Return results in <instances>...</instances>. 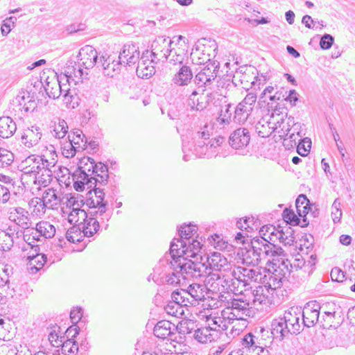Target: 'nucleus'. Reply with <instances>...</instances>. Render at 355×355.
I'll return each mask as SVG.
<instances>
[{
    "label": "nucleus",
    "mask_w": 355,
    "mask_h": 355,
    "mask_svg": "<svg viewBox=\"0 0 355 355\" xmlns=\"http://www.w3.org/2000/svg\"><path fill=\"white\" fill-rule=\"evenodd\" d=\"M302 309L292 306L286 310L283 317L275 320L272 324L271 334L274 337L283 338L288 334L300 333L302 327Z\"/></svg>",
    "instance_id": "nucleus-1"
},
{
    "label": "nucleus",
    "mask_w": 355,
    "mask_h": 355,
    "mask_svg": "<svg viewBox=\"0 0 355 355\" xmlns=\"http://www.w3.org/2000/svg\"><path fill=\"white\" fill-rule=\"evenodd\" d=\"M247 294L236 295L227 302L225 308L221 311V315L229 321L243 320L250 316L252 309Z\"/></svg>",
    "instance_id": "nucleus-2"
},
{
    "label": "nucleus",
    "mask_w": 355,
    "mask_h": 355,
    "mask_svg": "<svg viewBox=\"0 0 355 355\" xmlns=\"http://www.w3.org/2000/svg\"><path fill=\"white\" fill-rule=\"evenodd\" d=\"M277 255L272 259H268V270L272 273L270 277V282L272 284L274 288H279L282 282L289 275L292 266L288 259H284Z\"/></svg>",
    "instance_id": "nucleus-3"
},
{
    "label": "nucleus",
    "mask_w": 355,
    "mask_h": 355,
    "mask_svg": "<svg viewBox=\"0 0 355 355\" xmlns=\"http://www.w3.org/2000/svg\"><path fill=\"white\" fill-rule=\"evenodd\" d=\"M209 137L210 134L207 130V125H205L203 128H200V130L197 131L192 135L191 141L183 140L182 151L184 153L183 159L185 161L188 160L186 153L187 152L193 150L191 148L192 147L193 148V151L196 155H201L206 154V146L207 144L206 141L209 139Z\"/></svg>",
    "instance_id": "nucleus-4"
},
{
    "label": "nucleus",
    "mask_w": 355,
    "mask_h": 355,
    "mask_svg": "<svg viewBox=\"0 0 355 355\" xmlns=\"http://www.w3.org/2000/svg\"><path fill=\"white\" fill-rule=\"evenodd\" d=\"M88 194L92 195L85 200L86 205L92 210L89 212L92 216L99 215L105 216V219L108 221L110 216L106 214L107 203L104 200L105 193L103 189L93 187L89 189Z\"/></svg>",
    "instance_id": "nucleus-5"
},
{
    "label": "nucleus",
    "mask_w": 355,
    "mask_h": 355,
    "mask_svg": "<svg viewBox=\"0 0 355 355\" xmlns=\"http://www.w3.org/2000/svg\"><path fill=\"white\" fill-rule=\"evenodd\" d=\"M251 245L257 255H260L261 262L264 261L268 265L270 263L268 262L270 258H275L284 252L281 248L277 247L263 236L254 238L251 240Z\"/></svg>",
    "instance_id": "nucleus-6"
},
{
    "label": "nucleus",
    "mask_w": 355,
    "mask_h": 355,
    "mask_svg": "<svg viewBox=\"0 0 355 355\" xmlns=\"http://www.w3.org/2000/svg\"><path fill=\"white\" fill-rule=\"evenodd\" d=\"M208 272L202 282L207 287L209 293H220L229 289L232 291L230 286L232 280L221 276L218 272L209 270Z\"/></svg>",
    "instance_id": "nucleus-7"
},
{
    "label": "nucleus",
    "mask_w": 355,
    "mask_h": 355,
    "mask_svg": "<svg viewBox=\"0 0 355 355\" xmlns=\"http://www.w3.org/2000/svg\"><path fill=\"white\" fill-rule=\"evenodd\" d=\"M182 261L183 262L179 263L178 267L180 268V271L185 274V279L191 277L202 282L207 274H209L208 271L210 268L206 263L187 261L186 259H182Z\"/></svg>",
    "instance_id": "nucleus-8"
},
{
    "label": "nucleus",
    "mask_w": 355,
    "mask_h": 355,
    "mask_svg": "<svg viewBox=\"0 0 355 355\" xmlns=\"http://www.w3.org/2000/svg\"><path fill=\"white\" fill-rule=\"evenodd\" d=\"M216 68L214 64H209L196 75L194 82L199 90L202 89V92H204L207 88L214 89L213 83L217 77Z\"/></svg>",
    "instance_id": "nucleus-9"
},
{
    "label": "nucleus",
    "mask_w": 355,
    "mask_h": 355,
    "mask_svg": "<svg viewBox=\"0 0 355 355\" xmlns=\"http://www.w3.org/2000/svg\"><path fill=\"white\" fill-rule=\"evenodd\" d=\"M173 42L168 37L159 36L151 44V51L149 52L153 58V61L168 60V52Z\"/></svg>",
    "instance_id": "nucleus-10"
},
{
    "label": "nucleus",
    "mask_w": 355,
    "mask_h": 355,
    "mask_svg": "<svg viewBox=\"0 0 355 355\" xmlns=\"http://www.w3.org/2000/svg\"><path fill=\"white\" fill-rule=\"evenodd\" d=\"M324 309L316 301L309 302L302 311V324L306 327H313L320 321V310Z\"/></svg>",
    "instance_id": "nucleus-11"
},
{
    "label": "nucleus",
    "mask_w": 355,
    "mask_h": 355,
    "mask_svg": "<svg viewBox=\"0 0 355 355\" xmlns=\"http://www.w3.org/2000/svg\"><path fill=\"white\" fill-rule=\"evenodd\" d=\"M139 58V46L134 43L125 44L119 55V62L129 67L135 66Z\"/></svg>",
    "instance_id": "nucleus-12"
},
{
    "label": "nucleus",
    "mask_w": 355,
    "mask_h": 355,
    "mask_svg": "<svg viewBox=\"0 0 355 355\" xmlns=\"http://www.w3.org/2000/svg\"><path fill=\"white\" fill-rule=\"evenodd\" d=\"M272 284L269 282V286L263 285L256 287L248 295V298L252 307L259 309V306L266 304L269 302L270 290H272L271 286ZM273 289H275L273 288Z\"/></svg>",
    "instance_id": "nucleus-13"
},
{
    "label": "nucleus",
    "mask_w": 355,
    "mask_h": 355,
    "mask_svg": "<svg viewBox=\"0 0 355 355\" xmlns=\"http://www.w3.org/2000/svg\"><path fill=\"white\" fill-rule=\"evenodd\" d=\"M241 343L243 349L246 352L252 353V355L268 353V350L265 349L266 345L252 333L245 335Z\"/></svg>",
    "instance_id": "nucleus-14"
},
{
    "label": "nucleus",
    "mask_w": 355,
    "mask_h": 355,
    "mask_svg": "<svg viewBox=\"0 0 355 355\" xmlns=\"http://www.w3.org/2000/svg\"><path fill=\"white\" fill-rule=\"evenodd\" d=\"M148 54V51H146V53H143L140 60L137 63L136 72L139 78H148L155 73V68L153 64L157 62V60L153 61V58L149 60Z\"/></svg>",
    "instance_id": "nucleus-15"
},
{
    "label": "nucleus",
    "mask_w": 355,
    "mask_h": 355,
    "mask_svg": "<svg viewBox=\"0 0 355 355\" xmlns=\"http://www.w3.org/2000/svg\"><path fill=\"white\" fill-rule=\"evenodd\" d=\"M79 65L85 69L93 68L97 62L98 53L92 46L87 45L79 51Z\"/></svg>",
    "instance_id": "nucleus-16"
},
{
    "label": "nucleus",
    "mask_w": 355,
    "mask_h": 355,
    "mask_svg": "<svg viewBox=\"0 0 355 355\" xmlns=\"http://www.w3.org/2000/svg\"><path fill=\"white\" fill-rule=\"evenodd\" d=\"M8 218L23 229H28L31 224L29 213L22 207L11 208Z\"/></svg>",
    "instance_id": "nucleus-17"
},
{
    "label": "nucleus",
    "mask_w": 355,
    "mask_h": 355,
    "mask_svg": "<svg viewBox=\"0 0 355 355\" xmlns=\"http://www.w3.org/2000/svg\"><path fill=\"white\" fill-rule=\"evenodd\" d=\"M250 140L249 130L245 128H240L234 130L230 137V144L235 149L247 146Z\"/></svg>",
    "instance_id": "nucleus-18"
},
{
    "label": "nucleus",
    "mask_w": 355,
    "mask_h": 355,
    "mask_svg": "<svg viewBox=\"0 0 355 355\" xmlns=\"http://www.w3.org/2000/svg\"><path fill=\"white\" fill-rule=\"evenodd\" d=\"M188 295L190 297L189 304L195 305L199 301L204 300L207 296L209 297L207 287L203 285L202 282L192 283L187 289Z\"/></svg>",
    "instance_id": "nucleus-19"
},
{
    "label": "nucleus",
    "mask_w": 355,
    "mask_h": 355,
    "mask_svg": "<svg viewBox=\"0 0 355 355\" xmlns=\"http://www.w3.org/2000/svg\"><path fill=\"white\" fill-rule=\"evenodd\" d=\"M188 252L187 241L182 238L174 239L171 243L170 254L175 263L183 262L182 258Z\"/></svg>",
    "instance_id": "nucleus-20"
},
{
    "label": "nucleus",
    "mask_w": 355,
    "mask_h": 355,
    "mask_svg": "<svg viewBox=\"0 0 355 355\" xmlns=\"http://www.w3.org/2000/svg\"><path fill=\"white\" fill-rule=\"evenodd\" d=\"M42 137V132L40 128L31 126L24 130L21 137L22 144L28 148L35 146Z\"/></svg>",
    "instance_id": "nucleus-21"
},
{
    "label": "nucleus",
    "mask_w": 355,
    "mask_h": 355,
    "mask_svg": "<svg viewBox=\"0 0 355 355\" xmlns=\"http://www.w3.org/2000/svg\"><path fill=\"white\" fill-rule=\"evenodd\" d=\"M69 202L72 205V210L68 216V221L79 227L87 220L88 214L79 207V203L76 202L73 198H71Z\"/></svg>",
    "instance_id": "nucleus-22"
},
{
    "label": "nucleus",
    "mask_w": 355,
    "mask_h": 355,
    "mask_svg": "<svg viewBox=\"0 0 355 355\" xmlns=\"http://www.w3.org/2000/svg\"><path fill=\"white\" fill-rule=\"evenodd\" d=\"M176 331V327L174 324L171 323L168 320H161L159 321L153 329L154 335L162 339H169L173 340L171 338Z\"/></svg>",
    "instance_id": "nucleus-23"
},
{
    "label": "nucleus",
    "mask_w": 355,
    "mask_h": 355,
    "mask_svg": "<svg viewBox=\"0 0 355 355\" xmlns=\"http://www.w3.org/2000/svg\"><path fill=\"white\" fill-rule=\"evenodd\" d=\"M206 322L207 326L211 329L212 332L217 333L218 338H220L222 332L227 329L228 324L232 323V321H229L221 315L220 316H210L207 318Z\"/></svg>",
    "instance_id": "nucleus-24"
},
{
    "label": "nucleus",
    "mask_w": 355,
    "mask_h": 355,
    "mask_svg": "<svg viewBox=\"0 0 355 355\" xmlns=\"http://www.w3.org/2000/svg\"><path fill=\"white\" fill-rule=\"evenodd\" d=\"M44 170H46V166H44V162L37 160V164H35V168H33L31 175H34V182L35 184L38 183L40 185L46 187L52 181L53 175L49 171V173H47V176H44L46 174Z\"/></svg>",
    "instance_id": "nucleus-25"
},
{
    "label": "nucleus",
    "mask_w": 355,
    "mask_h": 355,
    "mask_svg": "<svg viewBox=\"0 0 355 355\" xmlns=\"http://www.w3.org/2000/svg\"><path fill=\"white\" fill-rule=\"evenodd\" d=\"M40 157L42 159L41 161L44 162V166H46V170H44L46 174L44 176L46 177L49 171L53 174L56 171V164L58 162V155L54 147L51 146L49 149H46Z\"/></svg>",
    "instance_id": "nucleus-26"
},
{
    "label": "nucleus",
    "mask_w": 355,
    "mask_h": 355,
    "mask_svg": "<svg viewBox=\"0 0 355 355\" xmlns=\"http://www.w3.org/2000/svg\"><path fill=\"white\" fill-rule=\"evenodd\" d=\"M207 266L210 270L219 272L225 270V267L228 266L227 259L220 252H212L208 255L207 258Z\"/></svg>",
    "instance_id": "nucleus-27"
},
{
    "label": "nucleus",
    "mask_w": 355,
    "mask_h": 355,
    "mask_svg": "<svg viewBox=\"0 0 355 355\" xmlns=\"http://www.w3.org/2000/svg\"><path fill=\"white\" fill-rule=\"evenodd\" d=\"M104 216L99 215L87 216V220L82 224V232L85 236L91 237L99 230V223L104 219Z\"/></svg>",
    "instance_id": "nucleus-28"
},
{
    "label": "nucleus",
    "mask_w": 355,
    "mask_h": 355,
    "mask_svg": "<svg viewBox=\"0 0 355 355\" xmlns=\"http://www.w3.org/2000/svg\"><path fill=\"white\" fill-rule=\"evenodd\" d=\"M28 256V263H27V270L31 274H35L40 270L46 261V256L40 252H34Z\"/></svg>",
    "instance_id": "nucleus-29"
},
{
    "label": "nucleus",
    "mask_w": 355,
    "mask_h": 355,
    "mask_svg": "<svg viewBox=\"0 0 355 355\" xmlns=\"http://www.w3.org/2000/svg\"><path fill=\"white\" fill-rule=\"evenodd\" d=\"M266 229V232L269 230H274L273 227H263L260 232H263ZM270 236H276L281 243L284 244L285 245H293L295 242V237L293 234V231L291 228L288 227L286 231L278 232L276 234H274V232L272 231L270 232Z\"/></svg>",
    "instance_id": "nucleus-30"
},
{
    "label": "nucleus",
    "mask_w": 355,
    "mask_h": 355,
    "mask_svg": "<svg viewBox=\"0 0 355 355\" xmlns=\"http://www.w3.org/2000/svg\"><path fill=\"white\" fill-rule=\"evenodd\" d=\"M193 338L199 343L202 344L210 343L217 340L218 334L216 332H212L209 327L205 326L195 330Z\"/></svg>",
    "instance_id": "nucleus-31"
},
{
    "label": "nucleus",
    "mask_w": 355,
    "mask_h": 355,
    "mask_svg": "<svg viewBox=\"0 0 355 355\" xmlns=\"http://www.w3.org/2000/svg\"><path fill=\"white\" fill-rule=\"evenodd\" d=\"M242 270L245 277L244 286L250 285L252 282H260L266 277L263 275V272H265L264 269L262 270L261 268L243 267Z\"/></svg>",
    "instance_id": "nucleus-32"
},
{
    "label": "nucleus",
    "mask_w": 355,
    "mask_h": 355,
    "mask_svg": "<svg viewBox=\"0 0 355 355\" xmlns=\"http://www.w3.org/2000/svg\"><path fill=\"white\" fill-rule=\"evenodd\" d=\"M42 198L46 205H48L49 209H54L60 205L62 200V194L56 189L49 188L44 191Z\"/></svg>",
    "instance_id": "nucleus-33"
},
{
    "label": "nucleus",
    "mask_w": 355,
    "mask_h": 355,
    "mask_svg": "<svg viewBox=\"0 0 355 355\" xmlns=\"http://www.w3.org/2000/svg\"><path fill=\"white\" fill-rule=\"evenodd\" d=\"M193 78V73L189 67L183 65L174 75L172 81L178 86L187 85Z\"/></svg>",
    "instance_id": "nucleus-34"
},
{
    "label": "nucleus",
    "mask_w": 355,
    "mask_h": 355,
    "mask_svg": "<svg viewBox=\"0 0 355 355\" xmlns=\"http://www.w3.org/2000/svg\"><path fill=\"white\" fill-rule=\"evenodd\" d=\"M241 259L243 264L248 267L257 268L261 263L260 255H257L256 251L251 245L250 248H245L241 252Z\"/></svg>",
    "instance_id": "nucleus-35"
},
{
    "label": "nucleus",
    "mask_w": 355,
    "mask_h": 355,
    "mask_svg": "<svg viewBox=\"0 0 355 355\" xmlns=\"http://www.w3.org/2000/svg\"><path fill=\"white\" fill-rule=\"evenodd\" d=\"M17 130L15 121L9 116L0 118V137L9 138L12 137Z\"/></svg>",
    "instance_id": "nucleus-36"
},
{
    "label": "nucleus",
    "mask_w": 355,
    "mask_h": 355,
    "mask_svg": "<svg viewBox=\"0 0 355 355\" xmlns=\"http://www.w3.org/2000/svg\"><path fill=\"white\" fill-rule=\"evenodd\" d=\"M69 141L78 149V151H83L87 147V140L80 129H75L68 136Z\"/></svg>",
    "instance_id": "nucleus-37"
},
{
    "label": "nucleus",
    "mask_w": 355,
    "mask_h": 355,
    "mask_svg": "<svg viewBox=\"0 0 355 355\" xmlns=\"http://www.w3.org/2000/svg\"><path fill=\"white\" fill-rule=\"evenodd\" d=\"M95 162L93 159L90 157H86L80 161V165L78 168L76 169L75 172L78 175H80V178H86L87 179H90L92 174V171L94 169Z\"/></svg>",
    "instance_id": "nucleus-38"
},
{
    "label": "nucleus",
    "mask_w": 355,
    "mask_h": 355,
    "mask_svg": "<svg viewBox=\"0 0 355 355\" xmlns=\"http://www.w3.org/2000/svg\"><path fill=\"white\" fill-rule=\"evenodd\" d=\"M92 174L95 175L94 177H91L92 180L95 182L97 185L98 183L104 184L107 182L109 178L108 168L106 165L101 162L95 163L94 169L92 171Z\"/></svg>",
    "instance_id": "nucleus-39"
},
{
    "label": "nucleus",
    "mask_w": 355,
    "mask_h": 355,
    "mask_svg": "<svg viewBox=\"0 0 355 355\" xmlns=\"http://www.w3.org/2000/svg\"><path fill=\"white\" fill-rule=\"evenodd\" d=\"M271 117L274 121V125L272 126V128H275V131H277L281 137L288 136L291 130V128L289 126H287L286 119H284V116H280L279 114L275 115L274 113H272Z\"/></svg>",
    "instance_id": "nucleus-40"
},
{
    "label": "nucleus",
    "mask_w": 355,
    "mask_h": 355,
    "mask_svg": "<svg viewBox=\"0 0 355 355\" xmlns=\"http://www.w3.org/2000/svg\"><path fill=\"white\" fill-rule=\"evenodd\" d=\"M35 233L44 239H51L55 234V228L49 221L42 220L36 224Z\"/></svg>",
    "instance_id": "nucleus-41"
},
{
    "label": "nucleus",
    "mask_w": 355,
    "mask_h": 355,
    "mask_svg": "<svg viewBox=\"0 0 355 355\" xmlns=\"http://www.w3.org/2000/svg\"><path fill=\"white\" fill-rule=\"evenodd\" d=\"M83 67L79 66L78 69H73V71H67L64 75L67 82L70 85L71 83L77 85L80 83H83V80L86 78L87 73L84 71Z\"/></svg>",
    "instance_id": "nucleus-42"
},
{
    "label": "nucleus",
    "mask_w": 355,
    "mask_h": 355,
    "mask_svg": "<svg viewBox=\"0 0 355 355\" xmlns=\"http://www.w3.org/2000/svg\"><path fill=\"white\" fill-rule=\"evenodd\" d=\"M80 175L76 174L74 171L72 175V179L73 180V188L77 191H82L84 190L85 187L87 186V189H92L93 187H96V184L95 182L90 179H87L86 178H80Z\"/></svg>",
    "instance_id": "nucleus-43"
},
{
    "label": "nucleus",
    "mask_w": 355,
    "mask_h": 355,
    "mask_svg": "<svg viewBox=\"0 0 355 355\" xmlns=\"http://www.w3.org/2000/svg\"><path fill=\"white\" fill-rule=\"evenodd\" d=\"M252 112V110L248 109V106L239 103L234 110V121L239 124L244 123Z\"/></svg>",
    "instance_id": "nucleus-44"
},
{
    "label": "nucleus",
    "mask_w": 355,
    "mask_h": 355,
    "mask_svg": "<svg viewBox=\"0 0 355 355\" xmlns=\"http://www.w3.org/2000/svg\"><path fill=\"white\" fill-rule=\"evenodd\" d=\"M37 160H42L40 157V155H29L20 163L19 167L21 168V171L24 174L31 175L33 173V168H35V164H37Z\"/></svg>",
    "instance_id": "nucleus-45"
},
{
    "label": "nucleus",
    "mask_w": 355,
    "mask_h": 355,
    "mask_svg": "<svg viewBox=\"0 0 355 355\" xmlns=\"http://www.w3.org/2000/svg\"><path fill=\"white\" fill-rule=\"evenodd\" d=\"M273 125L274 121L272 119V121H265L263 120L256 125V131L259 137L266 138L275 132V128H272Z\"/></svg>",
    "instance_id": "nucleus-46"
},
{
    "label": "nucleus",
    "mask_w": 355,
    "mask_h": 355,
    "mask_svg": "<svg viewBox=\"0 0 355 355\" xmlns=\"http://www.w3.org/2000/svg\"><path fill=\"white\" fill-rule=\"evenodd\" d=\"M60 80L58 78H53L51 81L47 82L45 90L50 98H58L61 96Z\"/></svg>",
    "instance_id": "nucleus-47"
},
{
    "label": "nucleus",
    "mask_w": 355,
    "mask_h": 355,
    "mask_svg": "<svg viewBox=\"0 0 355 355\" xmlns=\"http://www.w3.org/2000/svg\"><path fill=\"white\" fill-rule=\"evenodd\" d=\"M28 205L31 208H33V212L37 216L43 215L46 211V209L48 208V205H46L42 197L32 198L29 201Z\"/></svg>",
    "instance_id": "nucleus-48"
},
{
    "label": "nucleus",
    "mask_w": 355,
    "mask_h": 355,
    "mask_svg": "<svg viewBox=\"0 0 355 355\" xmlns=\"http://www.w3.org/2000/svg\"><path fill=\"white\" fill-rule=\"evenodd\" d=\"M168 54V59L169 62L173 64H182L184 61L185 53L184 49L180 47H171Z\"/></svg>",
    "instance_id": "nucleus-49"
},
{
    "label": "nucleus",
    "mask_w": 355,
    "mask_h": 355,
    "mask_svg": "<svg viewBox=\"0 0 355 355\" xmlns=\"http://www.w3.org/2000/svg\"><path fill=\"white\" fill-rule=\"evenodd\" d=\"M68 125L63 119H59L58 123H55L53 129V135L58 139H63L68 132Z\"/></svg>",
    "instance_id": "nucleus-50"
},
{
    "label": "nucleus",
    "mask_w": 355,
    "mask_h": 355,
    "mask_svg": "<svg viewBox=\"0 0 355 355\" xmlns=\"http://www.w3.org/2000/svg\"><path fill=\"white\" fill-rule=\"evenodd\" d=\"M198 94V92L196 90L192 92L188 100V106L191 110L202 111L206 108L207 103L200 102L199 98H197Z\"/></svg>",
    "instance_id": "nucleus-51"
},
{
    "label": "nucleus",
    "mask_w": 355,
    "mask_h": 355,
    "mask_svg": "<svg viewBox=\"0 0 355 355\" xmlns=\"http://www.w3.org/2000/svg\"><path fill=\"white\" fill-rule=\"evenodd\" d=\"M24 240L33 252H40L38 243L42 242V241L39 236L36 235V233L34 234L33 232L31 234H24Z\"/></svg>",
    "instance_id": "nucleus-52"
},
{
    "label": "nucleus",
    "mask_w": 355,
    "mask_h": 355,
    "mask_svg": "<svg viewBox=\"0 0 355 355\" xmlns=\"http://www.w3.org/2000/svg\"><path fill=\"white\" fill-rule=\"evenodd\" d=\"M184 276L185 274L180 271V268L177 266L171 273L166 276V282L169 285L177 286L180 284L181 278L185 279Z\"/></svg>",
    "instance_id": "nucleus-53"
},
{
    "label": "nucleus",
    "mask_w": 355,
    "mask_h": 355,
    "mask_svg": "<svg viewBox=\"0 0 355 355\" xmlns=\"http://www.w3.org/2000/svg\"><path fill=\"white\" fill-rule=\"evenodd\" d=\"M13 161V153L6 148H0V168L10 166Z\"/></svg>",
    "instance_id": "nucleus-54"
},
{
    "label": "nucleus",
    "mask_w": 355,
    "mask_h": 355,
    "mask_svg": "<svg viewBox=\"0 0 355 355\" xmlns=\"http://www.w3.org/2000/svg\"><path fill=\"white\" fill-rule=\"evenodd\" d=\"M13 245L12 236L3 230H0V252L7 251Z\"/></svg>",
    "instance_id": "nucleus-55"
},
{
    "label": "nucleus",
    "mask_w": 355,
    "mask_h": 355,
    "mask_svg": "<svg viewBox=\"0 0 355 355\" xmlns=\"http://www.w3.org/2000/svg\"><path fill=\"white\" fill-rule=\"evenodd\" d=\"M172 302H177L181 306H187L189 303L190 298L189 297L187 290H183L182 292L174 291L171 294Z\"/></svg>",
    "instance_id": "nucleus-56"
},
{
    "label": "nucleus",
    "mask_w": 355,
    "mask_h": 355,
    "mask_svg": "<svg viewBox=\"0 0 355 355\" xmlns=\"http://www.w3.org/2000/svg\"><path fill=\"white\" fill-rule=\"evenodd\" d=\"M197 232V227L191 224L184 225L179 229V234L181 238L187 241Z\"/></svg>",
    "instance_id": "nucleus-57"
},
{
    "label": "nucleus",
    "mask_w": 355,
    "mask_h": 355,
    "mask_svg": "<svg viewBox=\"0 0 355 355\" xmlns=\"http://www.w3.org/2000/svg\"><path fill=\"white\" fill-rule=\"evenodd\" d=\"M164 310L167 314L172 316L178 317L182 315L184 313L182 306L180 305L177 302L172 301L169 302L165 306Z\"/></svg>",
    "instance_id": "nucleus-58"
},
{
    "label": "nucleus",
    "mask_w": 355,
    "mask_h": 355,
    "mask_svg": "<svg viewBox=\"0 0 355 355\" xmlns=\"http://www.w3.org/2000/svg\"><path fill=\"white\" fill-rule=\"evenodd\" d=\"M121 64L119 61L112 60L107 62V66L103 69V73L107 77H113L119 73Z\"/></svg>",
    "instance_id": "nucleus-59"
},
{
    "label": "nucleus",
    "mask_w": 355,
    "mask_h": 355,
    "mask_svg": "<svg viewBox=\"0 0 355 355\" xmlns=\"http://www.w3.org/2000/svg\"><path fill=\"white\" fill-rule=\"evenodd\" d=\"M309 202L305 195L301 194L297 197L295 205L297 211L300 216H305V214L308 213L307 205Z\"/></svg>",
    "instance_id": "nucleus-60"
},
{
    "label": "nucleus",
    "mask_w": 355,
    "mask_h": 355,
    "mask_svg": "<svg viewBox=\"0 0 355 355\" xmlns=\"http://www.w3.org/2000/svg\"><path fill=\"white\" fill-rule=\"evenodd\" d=\"M65 237L71 243L80 242L82 238L80 227L73 226L69 228L66 232Z\"/></svg>",
    "instance_id": "nucleus-61"
},
{
    "label": "nucleus",
    "mask_w": 355,
    "mask_h": 355,
    "mask_svg": "<svg viewBox=\"0 0 355 355\" xmlns=\"http://www.w3.org/2000/svg\"><path fill=\"white\" fill-rule=\"evenodd\" d=\"M343 213L341 211V203L339 198H336L331 206V217L334 223H337L340 221Z\"/></svg>",
    "instance_id": "nucleus-62"
},
{
    "label": "nucleus",
    "mask_w": 355,
    "mask_h": 355,
    "mask_svg": "<svg viewBox=\"0 0 355 355\" xmlns=\"http://www.w3.org/2000/svg\"><path fill=\"white\" fill-rule=\"evenodd\" d=\"M49 340L53 347H59L64 343L65 337L59 336L56 329H53L49 334Z\"/></svg>",
    "instance_id": "nucleus-63"
},
{
    "label": "nucleus",
    "mask_w": 355,
    "mask_h": 355,
    "mask_svg": "<svg viewBox=\"0 0 355 355\" xmlns=\"http://www.w3.org/2000/svg\"><path fill=\"white\" fill-rule=\"evenodd\" d=\"M311 146V139L309 138L302 139L297 146V153L301 156H306L310 151Z\"/></svg>",
    "instance_id": "nucleus-64"
}]
</instances>
